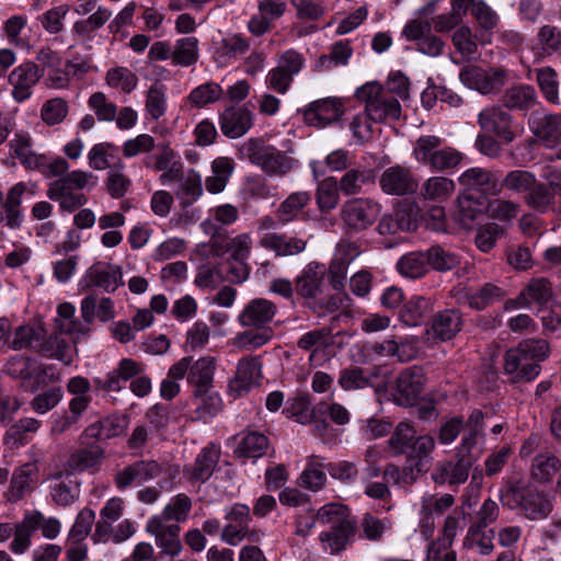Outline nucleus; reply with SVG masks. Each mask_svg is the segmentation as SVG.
I'll return each instance as SVG.
<instances>
[{"label":"nucleus","mask_w":561,"mask_h":561,"mask_svg":"<svg viewBox=\"0 0 561 561\" xmlns=\"http://www.w3.org/2000/svg\"><path fill=\"white\" fill-rule=\"evenodd\" d=\"M415 436V430L407 422H400L388 440V448L394 456L410 451Z\"/></svg>","instance_id":"53"},{"label":"nucleus","mask_w":561,"mask_h":561,"mask_svg":"<svg viewBox=\"0 0 561 561\" xmlns=\"http://www.w3.org/2000/svg\"><path fill=\"white\" fill-rule=\"evenodd\" d=\"M58 319H56V328L61 333L70 335L85 334L89 329L84 328L77 319H75L76 308L70 302H62L57 309Z\"/></svg>","instance_id":"59"},{"label":"nucleus","mask_w":561,"mask_h":561,"mask_svg":"<svg viewBox=\"0 0 561 561\" xmlns=\"http://www.w3.org/2000/svg\"><path fill=\"white\" fill-rule=\"evenodd\" d=\"M484 419L482 411L471 416L468 430L455 449L454 458L438 462L432 473L436 484L458 485L468 480L470 470L477 462L480 453L478 446L484 440Z\"/></svg>","instance_id":"1"},{"label":"nucleus","mask_w":561,"mask_h":561,"mask_svg":"<svg viewBox=\"0 0 561 561\" xmlns=\"http://www.w3.org/2000/svg\"><path fill=\"white\" fill-rule=\"evenodd\" d=\"M355 95L365 103V113L374 123L398 121L401 116L398 99L389 95L378 82H367L356 90Z\"/></svg>","instance_id":"6"},{"label":"nucleus","mask_w":561,"mask_h":561,"mask_svg":"<svg viewBox=\"0 0 561 561\" xmlns=\"http://www.w3.org/2000/svg\"><path fill=\"white\" fill-rule=\"evenodd\" d=\"M507 71L503 68L483 69L476 65L465 66L459 73L460 81L482 94L496 93L505 84Z\"/></svg>","instance_id":"9"},{"label":"nucleus","mask_w":561,"mask_h":561,"mask_svg":"<svg viewBox=\"0 0 561 561\" xmlns=\"http://www.w3.org/2000/svg\"><path fill=\"white\" fill-rule=\"evenodd\" d=\"M122 268L105 262H96L91 265L80 282L82 290L99 287L107 293H114L123 285Z\"/></svg>","instance_id":"11"},{"label":"nucleus","mask_w":561,"mask_h":561,"mask_svg":"<svg viewBox=\"0 0 561 561\" xmlns=\"http://www.w3.org/2000/svg\"><path fill=\"white\" fill-rule=\"evenodd\" d=\"M433 311V302L423 296H413L400 310V319L407 325H417Z\"/></svg>","instance_id":"40"},{"label":"nucleus","mask_w":561,"mask_h":561,"mask_svg":"<svg viewBox=\"0 0 561 561\" xmlns=\"http://www.w3.org/2000/svg\"><path fill=\"white\" fill-rule=\"evenodd\" d=\"M325 482L327 476L323 471L322 463H320L314 456L311 457L298 479L299 485L316 492L322 489Z\"/></svg>","instance_id":"62"},{"label":"nucleus","mask_w":561,"mask_h":561,"mask_svg":"<svg viewBox=\"0 0 561 561\" xmlns=\"http://www.w3.org/2000/svg\"><path fill=\"white\" fill-rule=\"evenodd\" d=\"M551 298V283L547 278L539 277L530 279L516 299L510 301V305L516 308L528 307L531 302L546 306Z\"/></svg>","instance_id":"26"},{"label":"nucleus","mask_w":561,"mask_h":561,"mask_svg":"<svg viewBox=\"0 0 561 561\" xmlns=\"http://www.w3.org/2000/svg\"><path fill=\"white\" fill-rule=\"evenodd\" d=\"M103 458V448L96 444H91L75 451L69 458V466L75 470L83 471L99 466Z\"/></svg>","instance_id":"51"},{"label":"nucleus","mask_w":561,"mask_h":561,"mask_svg":"<svg viewBox=\"0 0 561 561\" xmlns=\"http://www.w3.org/2000/svg\"><path fill=\"white\" fill-rule=\"evenodd\" d=\"M504 107L513 111H528L538 103V95L534 87L518 84L508 88L502 96Z\"/></svg>","instance_id":"33"},{"label":"nucleus","mask_w":561,"mask_h":561,"mask_svg":"<svg viewBox=\"0 0 561 561\" xmlns=\"http://www.w3.org/2000/svg\"><path fill=\"white\" fill-rule=\"evenodd\" d=\"M198 59V39L194 36L180 38L172 48V62L188 67Z\"/></svg>","instance_id":"52"},{"label":"nucleus","mask_w":561,"mask_h":561,"mask_svg":"<svg viewBox=\"0 0 561 561\" xmlns=\"http://www.w3.org/2000/svg\"><path fill=\"white\" fill-rule=\"evenodd\" d=\"M462 324V314L459 310L446 309L434 316L431 328L436 340L446 342L461 331Z\"/></svg>","instance_id":"28"},{"label":"nucleus","mask_w":561,"mask_h":561,"mask_svg":"<svg viewBox=\"0 0 561 561\" xmlns=\"http://www.w3.org/2000/svg\"><path fill=\"white\" fill-rule=\"evenodd\" d=\"M455 182L446 176H431L421 186V196L425 201L444 203L455 193Z\"/></svg>","instance_id":"36"},{"label":"nucleus","mask_w":561,"mask_h":561,"mask_svg":"<svg viewBox=\"0 0 561 561\" xmlns=\"http://www.w3.org/2000/svg\"><path fill=\"white\" fill-rule=\"evenodd\" d=\"M512 115L500 105L485 107L478 115V124L484 131L493 133L506 144L515 139Z\"/></svg>","instance_id":"14"},{"label":"nucleus","mask_w":561,"mask_h":561,"mask_svg":"<svg viewBox=\"0 0 561 561\" xmlns=\"http://www.w3.org/2000/svg\"><path fill=\"white\" fill-rule=\"evenodd\" d=\"M162 472L161 466L156 460H137L114 476L115 486L123 491L134 484H144L153 480Z\"/></svg>","instance_id":"12"},{"label":"nucleus","mask_w":561,"mask_h":561,"mask_svg":"<svg viewBox=\"0 0 561 561\" xmlns=\"http://www.w3.org/2000/svg\"><path fill=\"white\" fill-rule=\"evenodd\" d=\"M324 267L318 263H309L296 277L295 289L304 299H317L322 294Z\"/></svg>","instance_id":"24"},{"label":"nucleus","mask_w":561,"mask_h":561,"mask_svg":"<svg viewBox=\"0 0 561 561\" xmlns=\"http://www.w3.org/2000/svg\"><path fill=\"white\" fill-rule=\"evenodd\" d=\"M554 197L556 192L536 178L523 199L529 208L543 214L554 204Z\"/></svg>","instance_id":"39"},{"label":"nucleus","mask_w":561,"mask_h":561,"mask_svg":"<svg viewBox=\"0 0 561 561\" xmlns=\"http://www.w3.org/2000/svg\"><path fill=\"white\" fill-rule=\"evenodd\" d=\"M536 175L527 170H511L501 181L503 190L513 192L515 194H523V197L528 193L530 185L534 183Z\"/></svg>","instance_id":"60"},{"label":"nucleus","mask_w":561,"mask_h":561,"mask_svg":"<svg viewBox=\"0 0 561 561\" xmlns=\"http://www.w3.org/2000/svg\"><path fill=\"white\" fill-rule=\"evenodd\" d=\"M37 513L25 514L23 520L14 527V539L10 545L11 550L14 553H24L31 545V536L38 529Z\"/></svg>","instance_id":"43"},{"label":"nucleus","mask_w":561,"mask_h":561,"mask_svg":"<svg viewBox=\"0 0 561 561\" xmlns=\"http://www.w3.org/2000/svg\"><path fill=\"white\" fill-rule=\"evenodd\" d=\"M106 83L114 89H121L129 94L138 84V77L126 67L111 68L106 72Z\"/></svg>","instance_id":"64"},{"label":"nucleus","mask_w":561,"mask_h":561,"mask_svg":"<svg viewBox=\"0 0 561 561\" xmlns=\"http://www.w3.org/2000/svg\"><path fill=\"white\" fill-rule=\"evenodd\" d=\"M476 411L479 410H473L466 421L460 415H455L444 420L436 434L438 443L444 446H449L457 439L460 433H463L465 435L468 430L469 421Z\"/></svg>","instance_id":"47"},{"label":"nucleus","mask_w":561,"mask_h":561,"mask_svg":"<svg viewBox=\"0 0 561 561\" xmlns=\"http://www.w3.org/2000/svg\"><path fill=\"white\" fill-rule=\"evenodd\" d=\"M72 336L73 335L67 333H61L55 328V332L47 340L42 339L38 354L45 357L56 358L66 365L71 364L72 357L69 351L71 343L75 342Z\"/></svg>","instance_id":"30"},{"label":"nucleus","mask_w":561,"mask_h":561,"mask_svg":"<svg viewBox=\"0 0 561 561\" xmlns=\"http://www.w3.org/2000/svg\"><path fill=\"white\" fill-rule=\"evenodd\" d=\"M248 330L239 333L232 340V345L239 350L251 351L268 343L274 331L272 328L247 327Z\"/></svg>","instance_id":"44"},{"label":"nucleus","mask_w":561,"mask_h":561,"mask_svg":"<svg viewBox=\"0 0 561 561\" xmlns=\"http://www.w3.org/2000/svg\"><path fill=\"white\" fill-rule=\"evenodd\" d=\"M428 266L438 272H447L460 264L459 256L438 244L432 245L425 251Z\"/></svg>","instance_id":"56"},{"label":"nucleus","mask_w":561,"mask_h":561,"mask_svg":"<svg viewBox=\"0 0 561 561\" xmlns=\"http://www.w3.org/2000/svg\"><path fill=\"white\" fill-rule=\"evenodd\" d=\"M380 210L378 202L367 197H354L344 202L340 217L348 229L363 231L377 221Z\"/></svg>","instance_id":"8"},{"label":"nucleus","mask_w":561,"mask_h":561,"mask_svg":"<svg viewBox=\"0 0 561 561\" xmlns=\"http://www.w3.org/2000/svg\"><path fill=\"white\" fill-rule=\"evenodd\" d=\"M13 157L27 170H38L45 172L46 157L37 154L33 150L32 138L28 134H15L14 138L10 141Z\"/></svg>","instance_id":"25"},{"label":"nucleus","mask_w":561,"mask_h":561,"mask_svg":"<svg viewBox=\"0 0 561 561\" xmlns=\"http://www.w3.org/2000/svg\"><path fill=\"white\" fill-rule=\"evenodd\" d=\"M472 16L478 24L477 41L482 46L491 44L493 31L500 22L499 14L483 0H480L473 9Z\"/></svg>","instance_id":"31"},{"label":"nucleus","mask_w":561,"mask_h":561,"mask_svg":"<svg viewBox=\"0 0 561 561\" xmlns=\"http://www.w3.org/2000/svg\"><path fill=\"white\" fill-rule=\"evenodd\" d=\"M549 353V345L545 340L528 339L505 354L504 370L512 382H528L534 380L540 371L539 362Z\"/></svg>","instance_id":"3"},{"label":"nucleus","mask_w":561,"mask_h":561,"mask_svg":"<svg viewBox=\"0 0 561 561\" xmlns=\"http://www.w3.org/2000/svg\"><path fill=\"white\" fill-rule=\"evenodd\" d=\"M146 530L154 536L157 546L165 554L178 556L182 550L180 540V526L178 524L163 523V518L152 517L148 520Z\"/></svg>","instance_id":"20"},{"label":"nucleus","mask_w":561,"mask_h":561,"mask_svg":"<svg viewBox=\"0 0 561 561\" xmlns=\"http://www.w3.org/2000/svg\"><path fill=\"white\" fill-rule=\"evenodd\" d=\"M381 190L390 195L413 194L417 190V181L410 169L393 165L386 169L379 180Z\"/></svg>","instance_id":"19"},{"label":"nucleus","mask_w":561,"mask_h":561,"mask_svg":"<svg viewBox=\"0 0 561 561\" xmlns=\"http://www.w3.org/2000/svg\"><path fill=\"white\" fill-rule=\"evenodd\" d=\"M252 126V113L245 107H228L220 116V127L227 137L239 138Z\"/></svg>","instance_id":"27"},{"label":"nucleus","mask_w":561,"mask_h":561,"mask_svg":"<svg viewBox=\"0 0 561 561\" xmlns=\"http://www.w3.org/2000/svg\"><path fill=\"white\" fill-rule=\"evenodd\" d=\"M343 103L341 99L327 98L311 102L305 110V121L318 128H323L337 122L343 115Z\"/></svg>","instance_id":"17"},{"label":"nucleus","mask_w":561,"mask_h":561,"mask_svg":"<svg viewBox=\"0 0 561 561\" xmlns=\"http://www.w3.org/2000/svg\"><path fill=\"white\" fill-rule=\"evenodd\" d=\"M502 504L529 520H542L553 510L550 496L523 480H510L500 492Z\"/></svg>","instance_id":"2"},{"label":"nucleus","mask_w":561,"mask_h":561,"mask_svg":"<svg viewBox=\"0 0 561 561\" xmlns=\"http://www.w3.org/2000/svg\"><path fill=\"white\" fill-rule=\"evenodd\" d=\"M249 160L271 176H284L294 168V160L273 147L253 144L249 147Z\"/></svg>","instance_id":"10"},{"label":"nucleus","mask_w":561,"mask_h":561,"mask_svg":"<svg viewBox=\"0 0 561 561\" xmlns=\"http://www.w3.org/2000/svg\"><path fill=\"white\" fill-rule=\"evenodd\" d=\"M93 179L92 173L75 170L48 185L46 195L57 202L60 209L72 213L83 206L88 198L80 191Z\"/></svg>","instance_id":"5"},{"label":"nucleus","mask_w":561,"mask_h":561,"mask_svg":"<svg viewBox=\"0 0 561 561\" xmlns=\"http://www.w3.org/2000/svg\"><path fill=\"white\" fill-rule=\"evenodd\" d=\"M268 438L259 432H247L241 434L234 448V455L239 458H260L265 455L268 448Z\"/></svg>","instance_id":"37"},{"label":"nucleus","mask_w":561,"mask_h":561,"mask_svg":"<svg viewBox=\"0 0 561 561\" xmlns=\"http://www.w3.org/2000/svg\"><path fill=\"white\" fill-rule=\"evenodd\" d=\"M191 507V499L186 494L180 493L172 497L168 505L163 508L161 515L156 517L163 518V523L169 520L181 523L187 519Z\"/></svg>","instance_id":"63"},{"label":"nucleus","mask_w":561,"mask_h":561,"mask_svg":"<svg viewBox=\"0 0 561 561\" xmlns=\"http://www.w3.org/2000/svg\"><path fill=\"white\" fill-rule=\"evenodd\" d=\"M494 536L495 531L492 528L469 526L463 539V547L488 556L494 550Z\"/></svg>","instance_id":"46"},{"label":"nucleus","mask_w":561,"mask_h":561,"mask_svg":"<svg viewBox=\"0 0 561 561\" xmlns=\"http://www.w3.org/2000/svg\"><path fill=\"white\" fill-rule=\"evenodd\" d=\"M504 296L505 291L501 287L486 283L477 291L467 294V300L471 308L476 310H483L484 308L502 300Z\"/></svg>","instance_id":"57"},{"label":"nucleus","mask_w":561,"mask_h":561,"mask_svg":"<svg viewBox=\"0 0 561 561\" xmlns=\"http://www.w3.org/2000/svg\"><path fill=\"white\" fill-rule=\"evenodd\" d=\"M220 458V448L210 444L202 449L197 455L195 462L192 467L191 479L205 482L207 481Z\"/></svg>","instance_id":"38"},{"label":"nucleus","mask_w":561,"mask_h":561,"mask_svg":"<svg viewBox=\"0 0 561 561\" xmlns=\"http://www.w3.org/2000/svg\"><path fill=\"white\" fill-rule=\"evenodd\" d=\"M357 525L354 517L344 519L336 525H333L330 530L320 535V540L327 543V549L331 553H339L343 551L351 542L356 534Z\"/></svg>","instance_id":"29"},{"label":"nucleus","mask_w":561,"mask_h":561,"mask_svg":"<svg viewBox=\"0 0 561 561\" xmlns=\"http://www.w3.org/2000/svg\"><path fill=\"white\" fill-rule=\"evenodd\" d=\"M536 80L546 100L552 104H558L559 81L557 71L551 67L538 68L536 69Z\"/></svg>","instance_id":"61"},{"label":"nucleus","mask_w":561,"mask_h":561,"mask_svg":"<svg viewBox=\"0 0 561 561\" xmlns=\"http://www.w3.org/2000/svg\"><path fill=\"white\" fill-rule=\"evenodd\" d=\"M111 16L112 11L110 9L99 7L87 19L75 22L72 32L80 38H89L96 30L103 27Z\"/></svg>","instance_id":"48"},{"label":"nucleus","mask_w":561,"mask_h":561,"mask_svg":"<svg viewBox=\"0 0 561 561\" xmlns=\"http://www.w3.org/2000/svg\"><path fill=\"white\" fill-rule=\"evenodd\" d=\"M53 501L59 506H69L80 496V483L70 473L57 479L51 485Z\"/></svg>","instance_id":"41"},{"label":"nucleus","mask_w":561,"mask_h":561,"mask_svg":"<svg viewBox=\"0 0 561 561\" xmlns=\"http://www.w3.org/2000/svg\"><path fill=\"white\" fill-rule=\"evenodd\" d=\"M457 202L456 219L466 229H470L474 221L486 210V204L471 194L459 196Z\"/></svg>","instance_id":"42"},{"label":"nucleus","mask_w":561,"mask_h":561,"mask_svg":"<svg viewBox=\"0 0 561 561\" xmlns=\"http://www.w3.org/2000/svg\"><path fill=\"white\" fill-rule=\"evenodd\" d=\"M43 76V68L33 61H25L14 68L9 76V82L13 87L12 95L14 100L23 102L28 99L32 88Z\"/></svg>","instance_id":"16"},{"label":"nucleus","mask_w":561,"mask_h":561,"mask_svg":"<svg viewBox=\"0 0 561 561\" xmlns=\"http://www.w3.org/2000/svg\"><path fill=\"white\" fill-rule=\"evenodd\" d=\"M413 154L417 162L435 172L455 169L463 158L459 150L443 146V139L434 135L419 137L413 148Z\"/></svg>","instance_id":"4"},{"label":"nucleus","mask_w":561,"mask_h":561,"mask_svg":"<svg viewBox=\"0 0 561 561\" xmlns=\"http://www.w3.org/2000/svg\"><path fill=\"white\" fill-rule=\"evenodd\" d=\"M214 360L213 357H202L191 365L187 380L195 387V396H203L209 391L214 377Z\"/></svg>","instance_id":"35"},{"label":"nucleus","mask_w":561,"mask_h":561,"mask_svg":"<svg viewBox=\"0 0 561 561\" xmlns=\"http://www.w3.org/2000/svg\"><path fill=\"white\" fill-rule=\"evenodd\" d=\"M277 312L276 305L265 298H255L250 300L238 316V321L242 327L271 328L268 324L273 321Z\"/></svg>","instance_id":"21"},{"label":"nucleus","mask_w":561,"mask_h":561,"mask_svg":"<svg viewBox=\"0 0 561 561\" xmlns=\"http://www.w3.org/2000/svg\"><path fill=\"white\" fill-rule=\"evenodd\" d=\"M261 377V362L259 357L241 358L237 366L234 377L229 382V392L237 397H241L248 392L250 388L257 382Z\"/></svg>","instance_id":"22"},{"label":"nucleus","mask_w":561,"mask_h":561,"mask_svg":"<svg viewBox=\"0 0 561 561\" xmlns=\"http://www.w3.org/2000/svg\"><path fill=\"white\" fill-rule=\"evenodd\" d=\"M308 238L286 232H268L260 239V245L277 256H294L302 253L308 245Z\"/></svg>","instance_id":"18"},{"label":"nucleus","mask_w":561,"mask_h":561,"mask_svg":"<svg viewBox=\"0 0 561 561\" xmlns=\"http://www.w3.org/2000/svg\"><path fill=\"white\" fill-rule=\"evenodd\" d=\"M425 383V375L421 367L411 366L403 369L396 380V389L400 394L401 404H412L422 393Z\"/></svg>","instance_id":"23"},{"label":"nucleus","mask_w":561,"mask_h":561,"mask_svg":"<svg viewBox=\"0 0 561 561\" xmlns=\"http://www.w3.org/2000/svg\"><path fill=\"white\" fill-rule=\"evenodd\" d=\"M7 373L21 380V387L27 392L37 391L43 385L58 379L51 366H46L25 355L11 357L5 365Z\"/></svg>","instance_id":"7"},{"label":"nucleus","mask_w":561,"mask_h":561,"mask_svg":"<svg viewBox=\"0 0 561 561\" xmlns=\"http://www.w3.org/2000/svg\"><path fill=\"white\" fill-rule=\"evenodd\" d=\"M89 165L93 170L102 171L114 167L124 169V163L118 157V149L111 142L94 145L88 153Z\"/></svg>","instance_id":"34"},{"label":"nucleus","mask_w":561,"mask_h":561,"mask_svg":"<svg viewBox=\"0 0 561 561\" xmlns=\"http://www.w3.org/2000/svg\"><path fill=\"white\" fill-rule=\"evenodd\" d=\"M486 203V211L492 219L499 220L504 224H511L517 218L520 211V204L518 202L493 196Z\"/></svg>","instance_id":"49"},{"label":"nucleus","mask_w":561,"mask_h":561,"mask_svg":"<svg viewBox=\"0 0 561 561\" xmlns=\"http://www.w3.org/2000/svg\"><path fill=\"white\" fill-rule=\"evenodd\" d=\"M435 447L436 443L433 436H417L408 455V462H415L419 467H423L428 470L432 462V453L435 450Z\"/></svg>","instance_id":"54"},{"label":"nucleus","mask_w":561,"mask_h":561,"mask_svg":"<svg viewBox=\"0 0 561 561\" xmlns=\"http://www.w3.org/2000/svg\"><path fill=\"white\" fill-rule=\"evenodd\" d=\"M310 202L311 193L308 191H298L289 194L275 210L278 224L287 225L298 219Z\"/></svg>","instance_id":"32"},{"label":"nucleus","mask_w":561,"mask_h":561,"mask_svg":"<svg viewBox=\"0 0 561 561\" xmlns=\"http://www.w3.org/2000/svg\"><path fill=\"white\" fill-rule=\"evenodd\" d=\"M27 190L24 182H18L11 186L3 203L0 205V224L11 230H18L24 222L22 198Z\"/></svg>","instance_id":"15"},{"label":"nucleus","mask_w":561,"mask_h":561,"mask_svg":"<svg viewBox=\"0 0 561 561\" xmlns=\"http://www.w3.org/2000/svg\"><path fill=\"white\" fill-rule=\"evenodd\" d=\"M561 468V460L552 454L537 455L531 463L530 474L540 482H550Z\"/></svg>","instance_id":"50"},{"label":"nucleus","mask_w":561,"mask_h":561,"mask_svg":"<svg viewBox=\"0 0 561 561\" xmlns=\"http://www.w3.org/2000/svg\"><path fill=\"white\" fill-rule=\"evenodd\" d=\"M398 271L409 278L423 277L428 272V262L425 252H410L398 262Z\"/></svg>","instance_id":"55"},{"label":"nucleus","mask_w":561,"mask_h":561,"mask_svg":"<svg viewBox=\"0 0 561 561\" xmlns=\"http://www.w3.org/2000/svg\"><path fill=\"white\" fill-rule=\"evenodd\" d=\"M529 128L539 142L548 148L557 147L561 141V114L536 111L531 114Z\"/></svg>","instance_id":"13"},{"label":"nucleus","mask_w":561,"mask_h":561,"mask_svg":"<svg viewBox=\"0 0 561 561\" xmlns=\"http://www.w3.org/2000/svg\"><path fill=\"white\" fill-rule=\"evenodd\" d=\"M43 339V330L31 325H20L15 329L13 340L10 346L20 351L24 348L33 350L38 353Z\"/></svg>","instance_id":"58"},{"label":"nucleus","mask_w":561,"mask_h":561,"mask_svg":"<svg viewBox=\"0 0 561 561\" xmlns=\"http://www.w3.org/2000/svg\"><path fill=\"white\" fill-rule=\"evenodd\" d=\"M340 188L337 179L328 176L318 183L316 190V202L321 213H329L337 207L340 202Z\"/></svg>","instance_id":"45"}]
</instances>
